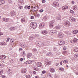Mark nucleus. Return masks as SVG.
Segmentation results:
<instances>
[{"label": "nucleus", "instance_id": "nucleus-1", "mask_svg": "<svg viewBox=\"0 0 78 78\" xmlns=\"http://www.w3.org/2000/svg\"><path fill=\"white\" fill-rule=\"evenodd\" d=\"M30 26L31 28L33 29H35L37 27V24L35 23H30Z\"/></svg>", "mask_w": 78, "mask_h": 78}, {"label": "nucleus", "instance_id": "nucleus-2", "mask_svg": "<svg viewBox=\"0 0 78 78\" xmlns=\"http://www.w3.org/2000/svg\"><path fill=\"white\" fill-rule=\"evenodd\" d=\"M64 25L66 27H69V26H70L71 24L70 23V21H66L64 22Z\"/></svg>", "mask_w": 78, "mask_h": 78}, {"label": "nucleus", "instance_id": "nucleus-3", "mask_svg": "<svg viewBox=\"0 0 78 78\" xmlns=\"http://www.w3.org/2000/svg\"><path fill=\"white\" fill-rule=\"evenodd\" d=\"M69 19L70 21V22H76V19L74 17H73L72 16H70L69 18Z\"/></svg>", "mask_w": 78, "mask_h": 78}, {"label": "nucleus", "instance_id": "nucleus-4", "mask_svg": "<svg viewBox=\"0 0 78 78\" xmlns=\"http://www.w3.org/2000/svg\"><path fill=\"white\" fill-rule=\"evenodd\" d=\"M20 45L21 47H23V48H26V47H28V45L27 44H24L22 43H20Z\"/></svg>", "mask_w": 78, "mask_h": 78}, {"label": "nucleus", "instance_id": "nucleus-5", "mask_svg": "<svg viewBox=\"0 0 78 78\" xmlns=\"http://www.w3.org/2000/svg\"><path fill=\"white\" fill-rule=\"evenodd\" d=\"M2 20L4 22H8L10 20V19L8 18L5 17L2 18Z\"/></svg>", "mask_w": 78, "mask_h": 78}, {"label": "nucleus", "instance_id": "nucleus-6", "mask_svg": "<svg viewBox=\"0 0 78 78\" xmlns=\"http://www.w3.org/2000/svg\"><path fill=\"white\" fill-rule=\"evenodd\" d=\"M52 6L56 8L59 6V4L58 3V2H54L52 4Z\"/></svg>", "mask_w": 78, "mask_h": 78}, {"label": "nucleus", "instance_id": "nucleus-7", "mask_svg": "<svg viewBox=\"0 0 78 78\" xmlns=\"http://www.w3.org/2000/svg\"><path fill=\"white\" fill-rule=\"evenodd\" d=\"M64 35L62 33H59L58 35V37L59 38H62L63 37Z\"/></svg>", "mask_w": 78, "mask_h": 78}, {"label": "nucleus", "instance_id": "nucleus-8", "mask_svg": "<svg viewBox=\"0 0 78 78\" xmlns=\"http://www.w3.org/2000/svg\"><path fill=\"white\" fill-rule=\"evenodd\" d=\"M37 66L38 67H41L42 66V63L41 62H38L37 63Z\"/></svg>", "mask_w": 78, "mask_h": 78}, {"label": "nucleus", "instance_id": "nucleus-9", "mask_svg": "<svg viewBox=\"0 0 78 78\" xmlns=\"http://www.w3.org/2000/svg\"><path fill=\"white\" fill-rule=\"evenodd\" d=\"M69 8V7L67 5H65L62 7V10L64 11H65L66 9H68V8Z\"/></svg>", "mask_w": 78, "mask_h": 78}, {"label": "nucleus", "instance_id": "nucleus-10", "mask_svg": "<svg viewBox=\"0 0 78 78\" xmlns=\"http://www.w3.org/2000/svg\"><path fill=\"white\" fill-rule=\"evenodd\" d=\"M61 25H58L57 26H56L55 27V28L57 30H59L61 28Z\"/></svg>", "mask_w": 78, "mask_h": 78}, {"label": "nucleus", "instance_id": "nucleus-11", "mask_svg": "<svg viewBox=\"0 0 78 78\" xmlns=\"http://www.w3.org/2000/svg\"><path fill=\"white\" fill-rule=\"evenodd\" d=\"M41 33L42 34L45 35L46 34H47L48 32H47L46 30H43L41 31Z\"/></svg>", "mask_w": 78, "mask_h": 78}, {"label": "nucleus", "instance_id": "nucleus-12", "mask_svg": "<svg viewBox=\"0 0 78 78\" xmlns=\"http://www.w3.org/2000/svg\"><path fill=\"white\" fill-rule=\"evenodd\" d=\"M6 58V56L5 55H1L0 56V59H5Z\"/></svg>", "mask_w": 78, "mask_h": 78}, {"label": "nucleus", "instance_id": "nucleus-13", "mask_svg": "<svg viewBox=\"0 0 78 78\" xmlns=\"http://www.w3.org/2000/svg\"><path fill=\"white\" fill-rule=\"evenodd\" d=\"M7 44L6 42H2L0 43V45H6Z\"/></svg>", "mask_w": 78, "mask_h": 78}, {"label": "nucleus", "instance_id": "nucleus-14", "mask_svg": "<svg viewBox=\"0 0 78 78\" xmlns=\"http://www.w3.org/2000/svg\"><path fill=\"white\" fill-rule=\"evenodd\" d=\"M51 63V62L47 60L45 62V64L46 65H50Z\"/></svg>", "mask_w": 78, "mask_h": 78}, {"label": "nucleus", "instance_id": "nucleus-15", "mask_svg": "<svg viewBox=\"0 0 78 78\" xmlns=\"http://www.w3.org/2000/svg\"><path fill=\"white\" fill-rule=\"evenodd\" d=\"M49 70L50 72H51V73H54V72H55V70L53 68H51Z\"/></svg>", "mask_w": 78, "mask_h": 78}, {"label": "nucleus", "instance_id": "nucleus-16", "mask_svg": "<svg viewBox=\"0 0 78 78\" xmlns=\"http://www.w3.org/2000/svg\"><path fill=\"white\" fill-rule=\"evenodd\" d=\"M27 72V70H26V69H22L21 71V73H25Z\"/></svg>", "mask_w": 78, "mask_h": 78}, {"label": "nucleus", "instance_id": "nucleus-17", "mask_svg": "<svg viewBox=\"0 0 78 78\" xmlns=\"http://www.w3.org/2000/svg\"><path fill=\"white\" fill-rule=\"evenodd\" d=\"M47 55L48 56H49L51 57V56H53V54L51 53V52H49L47 53Z\"/></svg>", "mask_w": 78, "mask_h": 78}, {"label": "nucleus", "instance_id": "nucleus-18", "mask_svg": "<svg viewBox=\"0 0 78 78\" xmlns=\"http://www.w3.org/2000/svg\"><path fill=\"white\" fill-rule=\"evenodd\" d=\"M61 16H56V19H57V20H61V18H62Z\"/></svg>", "mask_w": 78, "mask_h": 78}, {"label": "nucleus", "instance_id": "nucleus-19", "mask_svg": "<svg viewBox=\"0 0 78 78\" xmlns=\"http://www.w3.org/2000/svg\"><path fill=\"white\" fill-rule=\"evenodd\" d=\"M78 30H74L73 32V34H77L78 33Z\"/></svg>", "mask_w": 78, "mask_h": 78}, {"label": "nucleus", "instance_id": "nucleus-20", "mask_svg": "<svg viewBox=\"0 0 78 78\" xmlns=\"http://www.w3.org/2000/svg\"><path fill=\"white\" fill-rule=\"evenodd\" d=\"M39 27L40 28H44V24L42 23L40 24L39 25Z\"/></svg>", "mask_w": 78, "mask_h": 78}, {"label": "nucleus", "instance_id": "nucleus-21", "mask_svg": "<svg viewBox=\"0 0 78 78\" xmlns=\"http://www.w3.org/2000/svg\"><path fill=\"white\" fill-rule=\"evenodd\" d=\"M73 10L75 11V10H76L77 9V6H76V5H74L73 6Z\"/></svg>", "mask_w": 78, "mask_h": 78}, {"label": "nucleus", "instance_id": "nucleus-22", "mask_svg": "<svg viewBox=\"0 0 78 78\" xmlns=\"http://www.w3.org/2000/svg\"><path fill=\"white\" fill-rule=\"evenodd\" d=\"M55 24L53 23H50V24L49 25V27L50 28H53V27H54Z\"/></svg>", "mask_w": 78, "mask_h": 78}, {"label": "nucleus", "instance_id": "nucleus-23", "mask_svg": "<svg viewBox=\"0 0 78 78\" xmlns=\"http://www.w3.org/2000/svg\"><path fill=\"white\" fill-rule=\"evenodd\" d=\"M43 44V43L41 42H39L38 45H39L40 47H41V46H42V45Z\"/></svg>", "mask_w": 78, "mask_h": 78}, {"label": "nucleus", "instance_id": "nucleus-24", "mask_svg": "<svg viewBox=\"0 0 78 78\" xmlns=\"http://www.w3.org/2000/svg\"><path fill=\"white\" fill-rule=\"evenodd\" d=\"M51 33H57V31L56 30H52L51 31Z\"/></svg>", "mask_w": 78, "mask_h": 78}, {"label": "nucleus", "instance_id": "nucleus-25", "mask_svg": "<svg viewBox=\"0 0 78 78\" xmlns=\"http://www.w3.org/2000/svg\"><path fill=\"white\" fill-rule=\"evenodd\" d=\"M33 39H34V37L32 36H30L29 38V39L30 41H32Z\"/></svg>", "mask_w": 78, "mask_h": 78}, {"label": "nucleus", "instance_id": "nucleus-26", "mask_svg": "<svg viewBox=\"0 0 78 78\" xmlns=\"http://www.w3.org/2000/svg\"><path fill=\"white\" fill-rule=\"evenodd\" d=\"M47 76L48 78H51V75L50 73H48L47 74Z\"/></svg>", "mask_w": 78, "mask_h": 78}, {"label": "nucleus", "instance_id": "nucleus-27", "mask_svg": "<svg viewBox=\"0 0 78 78\" xmlns=\"http://www.w3.org/2000/svg\"><path fill=\"white\" fill-rule=\"evenodd\" d=\"M22 55L23 56H25V51H23L22 52Z\"/></svg>", "mask_w": 78, "mask_h": 78}, {"label": "nucleus", "instance_id": "nucleus-28", "mask_svg": "<svg viewBox=\"0 0 78 78\" xmlns=\"http://www.w3.org/2000/svg\"><path fill=\"white\" fill-rule=\"evenodd\" d=\"M47 19H48V18L47 17H44L43 18V21H45V20H47Z\"/></svg>", "mask_w": 78, "mask_h": 78}, {"label": "nucleus", "instance_id": "nucleus-29", "mask_svg": "<svg viewBox=\"0 0 78 78\" xmlns=\"http://www.w3.org/2000/svg\"><path fill=\"white\" fill-rule=\"evenodd\" d=\"M78 41V39L76 38H74L73 39V40L72 41V42H76Z\"/></svg>", "mask_w": 78, "mask_h": 78}, {"label": "nucleus", "instance_id": "nucleus-30", "mask_svg": "<svg viewBox=\"0 0 78 78\" xmlns=\"http://www.w3.org/2000/svg\"><path fill=\"white\" fill-rule=\"evenodd\" d=\"M59 69L62 72H64V69L63 68H59Z\"/></svg>", "mask_w": 78, "mask_h": 78}, {"label": "nucleus", "instance_id": "nucleus-31", "mask_svg": "<svg viewBox=\"0 0 78 78\" xmlns=\"http://www.w3.org/2000/svg\"><path fill=\"white\" fill-rule=\"evenodd\" d=\"M36 7H34L32 9V11H33L34 12V11H37V9H36Z\"/></svg>", "mask_w": 78, "mask_h": 78}, {"label": "nucleus", "instance_id": "nucleus-32", "mask_svg": "<svg viewBox=\"0 0 78 78\" xmlns=\"http://www.w3.org/2000/svg\"><path fill=\"white\" fill-rule=\"evenodd\" d=\"M73 51L77 52V51H78V48H74L73 49Z\"/></svg>", "mask_w": 78, "mask_h": 78}, {"label": "nucleus", "instance_id": "nucleus-33", "mask_svg": "<svg viewBox=\"0 0 78 78\" xmlns=\"http://www.w3.org/2000/svg\"><path fill=\"white\" fill-rule=\"evenodd\" d=\"M0 3H1L0 5H3V4H4V3H5V1L3 0H1L0 1Z\"/></svg>", "mask_w": 78, "mask_h": 78}, {"label": "nucleus", "instance_id": "nucleus-34", "mask_svg": "<svg viewBox=\"0 0 78 78\" xmlns=\"http://www.w3.org/2000/svg\"><path fill=\"white\" fill-rule=\"evenodd\" d=\"M21 22L23 23L25 22V19H24L23 18H22L21 19Z\"/></svg>", "mask_w": 78, "mask_h": 78}, {"label": "nucleus", "instance_id": "nucleus-35", "mask_svg": "<svg viewBox=\"0 0 78 78\" xmlns=\"http://www.w3.org/2000/svg\"><path fill=\"white\" fill-rule=\"evenodd\" d=\"M15 14L16 13L14 12H12L11 13V16H14V15H15Z\"/></svg>", "mask_w": 78, "mask_h": 78}, {"label": "nucleus", "instance_id": "nucleus-36", "mask_svg": "<svg viewBox=\"0 0 78 78\" xmlns=\"http://www.w3.org/2000/svg\"><path fill=\"white\" fill-rule=\"evenodd\" d=\"M65 44V41H62V43H61V45H64Z\"/></svg>", "mask_w": 78, "mask_h": 78}, {"label": "nucleus", "instance_id": "nucleus-37", "mask_svg": "<svg viewBox=\"0 0 78 78\" xmlns=\"http://www.w3.org/2000/svg\"><path fill=\"white\" fill-rule=\"evenodd\" d=\"M70 13H71V14H75V12L72 10H70Z\"/></svg>", "mask_w": 78, "mask_h": 78}, {"label": "nucleus", "instance_id": "nucleus-38", "mask_svg": "<svg viewBox=\"0 0 78 78\" xmlns=\"http://www.w3.org/2000/svg\"><path fill=\"white\" fill-rule=\"evenodd\" d=\"M31 56V54L29 53L27 55V58H30V56Z\"/></svg>", "mask_w": 78, "mask_h": 78}, {"label": "nucleus", "instance_id": "nucleus-39", "mask_svg": "<svg viewBox=\"0 0 78 78\" xmlns=\"http://www.w3.org/2000/svg\"><path fill=\"white\" fill-rule=\"evenodd\" d=\"M37 51V49L36 48H33V51H34V52H36Z\"/></svg>", "mask_w": 78, "mask_h": 78}, {"label": "nucleus", "instance_id": "nucleus-40", "mask_svg": "<svg viewBox=\"0 0 78 78\" xmlns=\"http://www.w3.org/2000/svg\"><path fill=\"white\" fill-rule=\"evenodd\" d=\"M54 78H59V76L57 74H55L54 76Z\"/></svg>", "mask_w": 78, "mask_h": 78}, {"label": "nucleus", "instance_id": "nucleus-41", "mask_svg": "<svg viewBox=\"0 0 78 78\" xmlns=\"http://www.w3.org/2000/svg\"><path fill=\"white\" fill-rule=\"evenodd\" d=\"M68 62V61L66 60H65L63 61V63L64 64H67Z\"/></svg>", "mask_w": 78, "mask_h": 78}, {"label": "nucleus", "instance_id": "nucleus-42", "mask_svg": "<svg viewBox=\"0 0 78 78\" xmlns=\"http://www.w3.org/2000/svg\"><path fill=\"white\" fill-rule=\"evenodd\" d=\"M62 41H59L58 42V44L59 45H61Z\"/></svg>", "mask_w": 78, "mask_h": 78}, {"label": "nucleus", "instance_id": "nucleus-43", "mask_svg": "<svg viewBox=\"0 0 78 78\" xmlns=\"http://www.w3.org/2000/svg\"><path fill=\"white\" fill-rule=\"evenodd\" d=\"M53 50L54 51H56L57 50V48H56V47H54L53 48Z\"/></svg>", "mask_w": 78, "mask_h": 78}, {"label": "nucleus", "instance_id": "nucleus-44", "mask_svg": "<svg viewBox=\"0 0 78 78\" xmlns=\"http://www.w3.org/2000/svg\"><path fill=\"white\" fill-rule=\"evenodd\" d=\"M3 72V70H0V75H2Z\"/></svg>", "mask_w": 78, "mask_h": 78}, {"label": "nucleus", "instance_id": "nucleus-45", "mask_svg": "<svg viewBox=\"0 0 78 78\" xmlns=\"http://www.w3.org/2000/svg\"><path fill=\"white\" fill-rule=\"evenodd\" d=\"M30 64V62H29V61H27L25 62V64Z\"/></svg>", "mask_w": 78, "mask_h": 78}, {"label": "nucleus", "instance_id": "nucleus-46", "mask_svg": "<svg viewBox=\"0 0 78 78\" xmlns=\"http://www.w3.org/2000/svg\"><path fill=\"white\" fill-rule=\"evenodd\" d=\"M67 53V52H66V51H63L62 52V54L63 55H66Z\"/></svg>", "mask_w": 78, "mask_h": 78}, {"label": "nucleus", "instance_id": "nucleus-47", "mask_svg": "<svg viewBox=\"0 0 78 78\" xmlns=\"http://www.w3.org/2000/svg\"><path fill=\"white\" fill-rule=\"evenodd\" d=\"M46 73V71L45 70H43L42 71V74H45Z\"/></svg>", "mask_w": 78, "mask_h": 78}, {"label": "nucleus", "instance_id": "nucleus-48", "mask_svg": "<svg viewBox=\"0 0 78 78\" xmlns=\"http://www.w3.org/2000/svg\"><path fill=\"white\" fill-rule=\"evenodd\" d=\"M55 22V20H53L52 21H50V23H54Z\"/></svg>", "mask_w": 78, "mask_h": 78}, {"label": "nucleus", "instance_id": "nucleus-49", "mask_svg": "<svg viewBox=\"0 0 78 78\" xmlns=\"http://www.w3.org/2000/svg\"><path fill=\"white\" fill-rule=\"evenodd\" d=\"M33 69L34 70H36V69L37 68V67L36 66H34L33 67Z\"/></svg>", "mask_w": 78, "mask_h": 78}, {"label": "nucleus", "instance_id": "nucleus-50", "mask_svg": "<svg viewBox=\"0 0 78 78\" xmlns=\"http://www.w3.org/2000/svg\"><path fill=\"white\" fill-rule=\"evenodd\" d=\"M26 76V78H29L30 77V75H27Z\"/></svg>", "mask_w": 78, "mask_h": 78}, {"label": "nucleus", "instance_id": "nucleus-51", "mask_svg": "<svg viewBox=\"0 0 78 78\" xmlns=\"http://www.w3.org/2000/svg\"><path fill=\"white\" fill-rule=\"evenodd\" d=\"M19 2H20V3H21L22 4V3H23V0H19Z\"/></svg>", "mask_w": 78, "mask_h": 78}, {"label": "nucleus", "instance_id": "nucleus-52", "mask_svg": "<svg viewBox=\"0 0 78 78\" xmlns=\"http://www.w3.org/2000/svg\"><path fill=\"white\" fill-rule=\"evenodd\" d=\"M74 57H75V58H78V55H76L75 54L74 55Z\"/></svg>", "mask_w": 78, "mask_h": 78}, {"label": "nucleus", "instance_id": "nucleus-53", "mask_svg": "<svg viewBox=\"0 0 78 78\" xmlns=\"http://www.w3.org/2000/svg\"><path fill=\"white\" fill-rule=\"evenodd\" d=\"M45 0H42V3H45Z\"/></svg>", "mask_w": 78, "mask_h": 78}, {"label": "nucleus", "instance_id": "nucleus-54", "mask_svg": "<svg viewBox=\"0 0 78 78\" xmlns=\"http://www.w3.org/2000/svg\"><path fill=\"white\" fill-rule=\"evenodd\" d=\"M2 35H3V33L0 32V36H2Z\"/></svg>", "mask_w": 78, "mask_h": 78}, {"label": "nucleus", "instance_id": "nucleus-55", "mask_svg": "<svg viewBox=\"0 0 78 78\" xmlns=\"http://www.w3.org/2000/svg\"><path fill=\"white\" fill-rule=\"evenodd\" d=\"M63 49L64 50H66V49H67V47H66L64 46L63 47Z\"/></svg>", "mask_w": 78, "mask_h": 78}, {"label": "nucleus", "instance_id": "nucleus-56", "mask_svg": "<svg viewBox=\"0 0 78 78\" xmlns=\"http://www.w3.org/2000/svg\"><path fill=\"white\" fill-rule=\"evenodd\" d=\"M19 8H20V9H23V7L22 6H19Z\"/></svg>", "mask_w": 78, "mask_h": 78}, {"label": "nucleus", "instance_id": "nucleus-57", "mask_svg": "<svg viewBox=\"0 0 78 78\" xmlns=\"http://www.w3.org/2000/svg\"><path fill=\"white\" fill-rule=\"evenodd\" d=\"M44 11V10L43 9H41L39 10V12H43Z\"/></svg>", "mask_w": 78, "mask_h": 78}, {"label": "nucleus", "instance_id": "nucleus-58", "mask_svg": "<svg viewBox=\"0 0 78 78\" xmlns=\"http://www.w3.org/2000/svg\"><path fill=\"white\" fill-rule=\"evenodd\" d=\"M23 58H21L20 59V61H21V62H22V61H23Z\"/></svg>", "mask_w": 78, "mask_h": 78}, {"label": "nucleus", "instance_id": "nucleus-59", "mask_svg": "<svg viewBox=\"0 0 78 78\" xmlns=\"http://www.w3.org/2000/svg\"><path fill=\"white\" fill-rule=\"evenodd\" d=\"M9 39H10V38H8L7 39L6 42H9Z\"/></svg>", "mask_w": 78, "mask_h": 78}, {"label": "nucleus", "instance_id": "nucleus-60", "mask_svg": "<svg viewBox=\"0 0 78 78\" xmlns=\"http://www.w3.org/2000/svg\"><path fill=\"white\" fill-rule=\"evenodd\" d=\"M75 73H76V75H78V72H75Z\"/></svg>", "mask_w": 78, "mask_h": 78}, {"label": "nucleus", "instance_id": "nucleus-61", "mask_svg": "<svg viewBox=\"0 0 78 78\" xmlns=\"http://www.w3.org/2000/svg\"><path fill=\"white\" fill-rule=\"evenodd\" d=\"M56 66H59V63H57L56 64Z\"/></svg>", "mask_w": 78, "mask_h": 78}, {"label": "nucleus", "instance_id": "nucleus-62", "mask_svg": "<svg viewBox=\"0 0 78 78\" xmlns=\"http://www.w3.org/2000/svg\"><path fill=\"white\" fill-rule=\"evenodd\" d=\"M2 77L3 78H6V76H2Z\"/></svg>", "mask_w": 78, "mask_h": 78}, {"label": "nucleus", "instance_id": "nucleus-63", "mask_svg": "<svg viewBox=\"0 0 78 78\" xmlns=\"http://www.w3.org/2000/svg\"><path fill=\"white\" fill-rule=\"evenodd\" d=\"M31 19H34V16H31Z\"/></svg>", "mask_w": 78, "mask_h": 78}, {"label": "nucleus", "instance_id": "nucleus-64", "mask_svg": "<svg viewBox=\"0 0 78 78\" xmlns=\"http://www.w3.org/2000/svg\"><path fill=\"white\" fill-rule=\"evenodd\" d=\"M10 42H13V41H12V39H10Z\"/></svg>", "mask_w": 78, "mask_h": 78}]
</instances>
